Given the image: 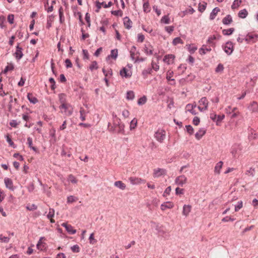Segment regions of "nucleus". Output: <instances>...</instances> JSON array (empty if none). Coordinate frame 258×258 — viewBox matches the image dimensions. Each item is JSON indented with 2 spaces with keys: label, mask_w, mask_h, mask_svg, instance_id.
I'll return each mask as SVG.
<instances>
[{
  "label": "nucleus",
  "mask_w": 258,
  "mask_h": 258,
  "mask_svg": "<svg viewBox=\"0 0 258 258\" xmlns=\"http://www.w3.org/2000/svg\"><path fill=\"white\" fill-rule=\"evenodd\" d=\"M144 52L148 55L153 54V46L150 44H145L144 47Z\"/></svg>",
  "instance_id": "obj_16"
},
{
  "label": "nucleus",
  "mask_w": 258,
  "mask_h": 258,
  "mask_svg": "<svg viewBox=\"0 0 258 258\" xmlns=\"http://www.w3.org/2000/svg\"><path fill=\"white\" fill-rule=\"evenodd\" d=\"M59 101L61 105L66 103V96L64 94L61 93L58 95Z\"/></svg>",
  "instance_id": "obj_35"
},
{
  "label": "nucleus",
  "mask_w": 258,
  "mask_h": 258,
  "mask_svg": "<svg viewBox=\"0 0 258 258\" xmlns=\"http://www.w3.org/2000/svg\"><path fill=\"white\" fill-rule=\"evenodd\" d=\"M135 97L134 92L132 91H128L126 93V99L128 100H132L134 99Z\"/></svg>",
  "instance_id": "obj_42"
},
{
  "label": "nucleus",
  "mask_w": 258,
  "mask_h": 258,
  "mask_svg": "<svg viewBox=\"0 0 258 258\" xmlns=\"http://www.w3.org/2000/svg\"><path fill=\"white\" fill-rule=\"evenodd\" d=\"M174 58L175 56L173 54H167L164 57L163 61L167 64H172Z\"/></svg>",
  "instance_id": "obj_11"
},
{
  "label": "nucleus",
  "mask_w": 258,
  "mask_h": 258,
  "mask_svg": "<svg viewBox=\"0 0 258 258\" xmlns=\"http://www.w3.org/2000/svg\"><path fill=\"white\" fill-rule=\"evenodd\" d=\"M113 117V125L114 126V130H116L117 133L123 134L124 132V125L121 121V120L118 118L116 115L112 114Z\"/></svg>",
  "instance_id": "obj_1"
},
{
  "label": "nucleus",
  "mask_w": 258,
  "mask_h": 258,
  "mask_svg": "<svg viewBox=\"0 0 258 258\" xmlns=\"http://www.w3.org/2000/svg\"><path fill=\"white\" fill-rule=\"evenodd\" d=\"M117 56H118V50L117 49H114L111 51L110 54L107 56V58L111 57V58H113L114 59H116Z\"/></svg>",
  "instance_id": "obj_32"
},
{
  "label": "nucleus",
  "mask_w": 258,
  "mask_h": 258,
  "mask_svg": "<svg viewBox=\"0 0 258 258\" xmlns=\"http://www.w3.org/2000/svg\"><path fill=\"white\" fill-rule=\"evenodd\" d=\"M54 210L53 209H49V212L47 215V217L48 219H50V221L52 223H54L55 221L52 218L54 217Z\"/></svg>",
  "instance_id": "obj_28"
},
{
  "label": "nucleus",
  "mask_w": 258,
  "mask_h": 258,
  "mask_svg": "<svg viewBox=\"0 0 258 258\" xmlns=\"http://www.w3.org/2000/svg\"><path fill=\"white\" fill-rule=\"evenodd\" d=\"M128 180L130 181V183L133 185L139 184L141 183L145 182L144 180L136 177H131L128 178Z\"/></svg>",
  "instance_id": "obj_12"
},
{
  "label": "nucleus",
  "mask_w": 258,
  "mask_h": 258,
  "mask_svg": "<svg viewBox=\"0 0 258 258\" xmlns=\"http://www.w3.org/2000/svg\"><path fill=\"white\" fill-rule=\"evenodd\" d=\"M151 226L152 228H154L159 233L161 232V226L155 222H151Z\"/></svg>",
  "instance_id": "obj_50"
},
{
  "label": "nucleus",
  "mask_w": 258,
  "mask_h": 258,
  "mask_svg": "<svg viewBox=\"0 0 258 258\" xmlns=\"http://www.w3.org/2000/svg\"><path fill=\"white\" fill-rule=\"evenodd\" d=\"M173 207V204L170 202L164 203L161 205V209L162 210L164 211L166 209H171Z\"/></svg>",
  "instance_id": "obj_22"
},
{
  "label": "nucleus",
  "mask_w": 258,
  "mask_h": 258,
  "mask_svg": "<svg viewBox=\"0 0 258 258\" xmlns=\"http://www.w3.org/2000/svg\"><path fill=\"white\" fill-rule=\"evenodd\" d=\"M224 70V67L223 65L221 63H219L216 68L215 69V72L216 73H221Z\"/></svg>",
  "instance_id": "obj_58"
},
{
  "label": "nucleus",
  "mask_w": 258,
  "mask_h": 258,
  "mask_svg": "<svg viewBox=\"0 0 258 258\" xmlns=\"http://www.w3.org/2000/svg\"><path fill=\"white\" fill-rule=\"evenodd\" d=\"M186 46H187L188 51L190 53H194L198 49L197 47L194 44H189Z\"/></svg>",
  "instance_id": "obj_36"
},
{
  "label": "nucleus",
  "mask_w": 258,
  "mask_h": 258,
  "mask_svg": "<svg viewBox=\"0 0 258 258\" xmlns=\"http://www.w3.org/2000/svg\"><path fill=\"white\" fill-rule=\"evenodd\" d=\"M143 10L146 13L149 12L150 11V8L149 7V4L148 2L144 3L143 4Z\"/></svg>",
  "instance_id": "obj_54"
},
{
  "label": "nucleus",
  "mask_w": 258,
  "mask_h": 258,
  "mask_svg": "<svg viewBox=\"0 0 258 258\" xmlns=\"http://www.w3.org/2000/svg\"><path fill=\"white\" fill-rule=\"evenodd\" d=\"M248 109L253 112H258V103L252 101L248 106Z\"/></svg>",
  "instance_id": "obj_15"
},
{
  "label": "nucleus",
  "mask_w": 258,
  "mask_h": 258,
  "mask_svg": "<svg viewBox=\"0 0 258 258\" xmlns=\"http://www.w3.org/2000/svg\"><path fill=\"white\" fill-rule=\"evenodd\" d=\"M234 30H235V29L233 28H231L227 29H223L222 30V34L224 35L228 36V35L232 34L233 33V32L234 31Z\"/></svg>",
  "instance_id": "obj_34"
},
{
  "label": "nucleus",
  "mask_w": 258,
  "mask_h": 258,
  "mask_svg": "<svg viewBox=\"0 0 258 258\" xmlns=\"http://www.w3.org/2000/svg\"><path fill=\"white\" fill-rule=\"evenodd\" d=\"M232 21V18L231 15H228L222 20V22L224 25H229Z\"/></svg>",
  "instance_id": "obj_29"
},
{
  "label": "nucleus",
  "mask_w": 258,
  "mask_h": 258,
  "mask_svg": "<svg viewBox=\"0 0 258 258\" xmlns=\"http://www.w3.org/2000/svg\"><path fill=\"white\" fill-rule=\"evenodd\" d=\"M120 75L122 77L129 78L132 76V72L126 68H123L120 71Z\"/></svg>",
  "instance_id": "obj_13"
},
{
  "label": "nucleus",
  "mask_w": 258,
  "mask_h": 258,
  "mask_svg": "<svg viewBox=\"0 0 258 258\" xmlns=\"http://www.w3.org/2000/svg\"><path fill=\"white\" fill-rule=\"evenodd\" d=\"M187 181V178L183 175L177 177L175 180L176 184L182 186Z\"/></svg>",
  "instance_id": "obj_7"
},
{
  "label": "nucleus",
  "mask_w": 258,
  "mask_h": 258,
  "mask_svg": "<svg viewBox=\"0 0 258 258\" xmlns=\"http://www.w3.org/2000/svg\"><path fill=\"white\" fill-rule=\"evenodd\" d=\"M258 35L249 33L245 36L244 40L247 43H254Z\"/></svg>",
  "instance_id": "obj_6"
},
{
  "label": "nucleus",
  "mask_w": 258,
  "mask_h": 258,
  "mask_svg": "<svg viewBox=\"0 0 258 258\" xmlns=\"http://www.w3.org/2000/svg\"><path fill=\"white\" fill-rule=\"evenodd\" d=\"M49 81L50 82V83L51 84V86H50L51 89L53 90H54L56 88V86H55V82L54 79L52 78H50L49 79Z\"/></svg>",
  "instance_id": "obj_61"
},
{
  "label": "nucleus",
  "mask_w": 258,
  "mask_h": 258,
  "mask_svg": "<svg viewBox=\"0 0 258 258\" xmlns=\"http://www.w3.org/2000/svg\"><path fill=\"white\" fill-rule=\"evenodd\" d=\"M183 41L180 37L175 38L172 41V44L174 45H176L178 44H182Z\"/></svg>",
  "instance_id": "obj_47"
},
{
  "label": "nucleus",
  "mask_w": 258,
  "mask_h": 258,
  "mask_svg": "<svg viewBox=\"0 0 258 258\" xmlns=\"http://www.w3.org/2000/svg\"><path fill=\"white\" fill-rule=\"evenodd\" d=\"M14 69V66L12 63H9L7 66L6 67L5 70L2 72V73L6 74L9 71H12Z\"/></svg>",
  "instance_id": "obj_37"
},
{
  "label": "nucleus",
  "mask_w": 258,
  "mask_h": 258,
  "mask_svg": "<svg viewBox=\"0 0 258 258\" xmlns=\"http://www.w3.org/2000/svg\"><path fill=\"white\" fill-rule=\"evenodd\" d=\"M6 140L9 143L10 146L12 147L13 148H15L16 147V146L14 144L11 138L9 136H7Z\"/></svg>",
  "instance_id": "obj_56"
},
{
  "label": "nucleus",
  "mask_w": 258,
  "mask_h": 258,
  "mask_svg": "<svg viewBox=\"0 0 258 258\" xmlns=\"http://www.w3.org/2000/svg\"><path fill=\"white\" fill-rule=\"evenodd\" d=\"M137 124V119L135 118L131 121L130 127V130H132L134 129L136 127Z\"/></svg>",
  "instance_id": "obj_48"
},
{
  "label": "nucleus",
  "mask_w": 258,
  "mask_h": 258,
  "mask_svg": "<svg viewBox=\"0 0 258 258\" xmlns=\"http://www.w3.org/2000/svg\"><path fill=\"white\" fill-rule=\"evenodd\" d=\"M123 24L127 29H130L132 27V22L127 17L123 18Z\"/></svg>",
  "instance_id": "obj_19"
},
{
  "label": "nucleus",
  "mask_w": 258,
  "mask_h": 258,
  "mask_svg": "<svg viewBox=\"0 0 258 258\" xmlns=\"http://www.w3.org/2000/svg\"><path fill=\"white\" fill-rule=\"evenodd\" d=\"M152 72V68H148L144 69L142 72V74L146 77L148 75L151 74Z\"/></svg>",
  "instance_id": "obj_44"
},
{
  "label": "nucleus",
  "mask_w": 258,
  "mask_h": 258,
  "mask_svg": "<svg viewBox=\"0 0 258 258\" xmlns=\"http://www.w3.org/2000/svg\"><path fill=\"white\" fill-rule=\"evenodd\" d=\"M112 3L111 2H109L108 4H105L104 2L100 3L99 1L96 2V6L97 9L96 10L97 12L99 11V10L101 9V7L103 6L104 8H107L111 6Z\"/></svg>",
  "instance_id": "obj_10"
},
{
  "label": "nucleus",
  "mask_w": 258,
  "mask_h": 258,
  "mask_svg": "<svg viewBox=\"0 0 258 258\" xmlns=\"http://www.w3.org/2000/svg\"><path fill=\"white\" fill-rule=\"evenodd\" d=\"M199 106L198 107L199 110L201 112L205 111L208 109V101L206 97H202L199 101Z\"/></svg>",
  "instance_id": "obj_3"
},
{
  "label": "nucleus",
  "mask_w": 258,
  "mask_h": 258,
  "mask_svg": "<svg viewBox=\"0 0 258 258\" xmlns=\"http://www.w3.org/2000/svg\"><path fill=\"white\" fill-rule=\"evenodd\" d=\"M191 207L190 205H184L183 207L182 214L187 216L191 211Z\"/></svg>",
  "instance_id": "obj_24"
},
{
  "label": "nucleus",
  "mask_w": 258,
  "mask_h": 258,
  "mask_svg": "<svg viewBox=\"0 0 258 258\" xmlns=\"http://www.w3.org/2000/svg\"><path fill=\"white\" fill-rule=\"evenodd\" d=\"M69 181L71 182L72 183H77L78 182V180L76 178V177L73 175L72 174H70L68 177Z\"/></svg>",
  "instance_id": "obj_46"
},
{
  "label": "nucleus",
  "mask_w": 258,
  "mask_h": 258,
  "mask_svg": "<svg viewBox=\"0 0 258 258\" xmlns=\"http://www.w3.org/2000/svg\"><path fill=\"white\" fill-rule=\"evenodd\" d=\"M4 182L7 188H9L10 190H14V187L13 183L10 178L8 177L5 178Z\"/></svg>",
  "instance_id": "obj_14"
},
{
  "label": "nucleus",
  "mask_w": 258,
  "mask_h": 258,
  "mask_svg": "<svg viewBox=\"0 0 258 258\" xmlns=\"http://www.w3.org/2000/svg\"><path fill=\"white\" fill-rule=\"evenodd\" d=\"M10 237L0 235V241L2 242L8 243L10 241Z\"/></svg>",
  "instance_id": "obj_60"
},
{
  "label": "nucleus",
  "mask_w": 258,
  "mask_h": 258,
  "mask_svg": "<svg viewBox=\"0 0 258 258\" xmlns=\"http://www.w3.org/2000/svg\"><path fill=\"white\" fill-rule=\"evenodd\" d=\"M59 109L61 110V112L64 113V115L67 116H70L72 114L73 109L72 106L68 103L60 105Z\"/></svg>",
  "instance_id": "obj_2"
},
{
  "label": "nucleus",
  "mask_w": 258,
  "mask_h": 258,
  "mask_svg": "<svg viewBox=\"0 0 258 258\" xmlns=\"http://www.w3.org/2000/svg\"><path fill=\"white\" fill-rule=\"evenodd\" d=\"M44 239V237H41L39 240V241H38V243L36 245V246H37V248L38 249H42V248L41 247V246H42V247H44V245H43V242L42 241V240L43 239Z\"/></svg>",
  "instance_id": "obj_52"
},
{
  "label": "nucleus",
  "mask_w": 258,
  "mask_h": 258,
  "mask_svg": "<svg viewBox=\"0 0 258 258\" xmlns=\"http://www.w3.org/2000/svg\"><path fill=\"white\" fill-rule=\"evenodd\" d=\"M155 138L159 142L162 143L165 139V131L163 130H158L155 134Z\"/></svg>",
  "instance_id": "obj_5"
},
{
  "label": "nucleus",
  "mask_w": 258,
  "mask_h": 258,
  "mask_svg": "<svg viewBox=\"0 0 258 258\" xmlns=\"http://www.w3.org/2000/svg\"><path fill=\"white\" fill-rule=\"evenodd\" d=\"M220 11V9L218 8V7H216L211 12V13H210V19L211 20H214L217 13Z\"/></svg>",
  "instance_id": "obj_26"
},
{
  "label": "nucleus",
  "mask_w": 258,
  "mask_h": 258,
  "mask_svg": "<svg viewBox=\"0 0 258 258\" xmlns=\"http://www.w3.org/2000/svg\"><path fill=\"white\" fill-rule=\"evenodd\" d=\"M89 242L91 244H95L97 240L94 238V233H91L89 237Z\"/></svg>",
  "instance_id": "obj_63"
},
{
  "label": "nucleus",
  "mask_w": 258,
  "mask_h": 258,
  "mask_svg": "<svg viewBox=\"0 0 258 258\" xmlns=\"http://www.w3.org/2000/svg\"><path fill=\"white\" fill-rule=\"evenodd\" d=\"M206 134V130L200 128L195 134V137L197 140H200Z\"/></svg>",
  "instance_id": "obj_21"
},
{
  "label": "nucleus",
  "mask_w": 258,
  "mask_h": 258,
  "mask_svg": "<svg viewBox=\"0 0 258 258\" xmlns=\"http://www.w3.org/2000/svg\"><path fill=\"white\" fill-rule=\"evenodd\" d=\"M72 251L74 252H79L80 250V247L78 245L76 244L71 247Z\"/></svg>",
  "instance_id": "obj_62"
},
{
  "label": "nucleus",
  "mask_w": 258,
  "mask_h": 258,
  "mask_svg": "<svg viewBox=\"0 0 258 258\" xmlns=\"http://www.w3.org/2000/svg\"><path fill=\"white\" fill-rule=\"evenodd\" d=\"M22 48L20 46L19 43L16 46V50L14 53V55L17 60H20L23 56L22 52Z\"/></svg>",
  "instance_id": "obj_9"
},
{
  "label": "nucleus",
  "mask_w": 258,
  "mask_h": 258,
  "mask_svg": "<svg viewBox=\"0 0 258 258\" xmlns=\"http://www.w3.org/2000/svg\"><path fill=\"white\" fill-rule=\"evenodd\" d=\"M32 142H33L32 139L30 137H28L27 138V144L28 145L29 147L31 149L33 150L34 152H37V149L36 147L32 146Z\"/></svg>",
  "instance_id": "obj_33"
},
{
  "label": "nucleus",
  "mask_w": 258,
  "mask_h": 258,
  "mask_svg": "<svg viewBox=\"0 0 258 258\" xmlns=\"http://www.w3.org/2000/svg\"><path fill=\"white\" fill-rule=\"evenodd\" d=\"M225 118V115L224 114L222 115H217L216 120L215 122L217 125H219V123L222 121V120Z\"/></svg>",
  "instance_id": "obj_43"
},
{
  "label": "nucleus",
  "mask_w": 258,
  "mask_h": 258,
  "mask_svg": "<svg viewBox=\"0 0 258 258\" xmlns=\"http://www.w3.org/2000/svg\"><path fill=\"white\" fill-rule=\"evenodd\" d=\"M243 206L242 202V201H239L238 202L237 205L235 206V211L237 212L241 208H242Z\"/></svg>",
  "instance_id": "obj_59"
},
{
  "label": "nucleus",
  "mask_w": 258,
  "mask_h": 258,
  "mask_svg": "<svg viewBox=\"0 0 258 258\" xmlns=\"http://www.w3.org/2000/svg\"><path fill=\"white\" fill-rule=\"evenodd\" d=\"M80 119L82 121H84L85 120V110L84 108H81L80 110Z\"/></svg>",
  "instance_id": "obj_55"
},
{
  "label": "nucleus",
  "mask_w": 258,
  "mask_h": 258,
  "mask_svg": "<svg viewBox=\"0 0 258 258\" xmlns=\"http://www.w3.org/2000/svg\"><path fill=\"white\" fill-rule=\"evenodd\" d=\"M173 75V72L172 71H168L167 72L166 79L168 81H171L170 83L171 85H175V81L174 79H172V77Z\"/></svg>",
  "instance_id": "obj_20"
},
{
  "label": "nucleus",
  "mask_w": 258,
  "mask_h": 258,
  "mask_svg": "<svg viewBox=\"0 0 258 258\" xmlns=\"http://www.w3.org/2000/svg\"><path fill=\"white\" fill-rule=\"evenodd\" d=\"M254 173H255L254 169L253 168H251V167L249 169L247 170L245 172V174L247 175L251 176H254Z\"/></svg>",
  "instance_id": "obj_51"
},
{
  "label": "nucleus",
  "mask_w": 258,
  "mask_h": 258,
  "mask_svg": "<svg viewBox=\"0 0 258 258\" xmlns=\"http://www.w3.org/2000/svg\"><path fill=\"white\" fill-rule=\"evenodd\" d=\"M66 230L71 234H74L76 233V230L74 229L73 227L71 225H69Z\"/></svg>",
  "instance_id": "obj_41"
},
{
  "label": "nucleus",
  "mask_w": 258,
  "mask_h": 258,
  "mask_svg": "<svg viewBox=\"0 0 258 258\" xmlns=\"http://www.w3.org/2000/svg\"><path fill=\"white\" fill-rule=\"evenodd\" d=\"M165 170L162 168H157L154 170V176L157 177L165 174Z\"/></svg>",
  "instance_id": "obj_18"
},
{
  "label": "nucleus",
  "mask_w": 258,
  "mask_h": 258,
  "mask_svg": "<svg viewBox=\"0 0 258 258\" xmlns=\"http://www.w3.org/2000/svg\"><path fill=\"white\" fill-rule=\"evenodd\" d=\"M111 14L116 16H120L121 17L122 16L123 13L121 10H116V11H112Z\"/></svg>",
  "instance_id": "obj_57"
},
{
  "label": "nucleus",
  "mask_w": 258,
  "mask_h": 258,
  "mask_svg": "<svg viewBox=\"0 0 258 258\" xmlns=\"http://www.w3.org/2000/svg\"><path fill=\"white\" fill-rule=\"evenodd\" d=\"M160 21L161 23L165 24H168L170 23V19L168 15H165L162 17Z\"/></svg>",
  "instance_id": "obj_38"
},
{
  "label": "nucleus",
  "mask_w": 258,
  "mask_h": 258,
  "mask_svg": "<svg viewBox=\"0 0 258 258\" xmlns=\"http://www.w3.org/2000/svg\"><path fill=\"white\" fill-rule=\"evenodd\" d=\"M136 50V47L135 46H133L130 50V55L132 60H135V51Z\"/></svg>",
  "instance_id": "obj_45"
},
{
  "label": "nucleus",
  "mask_w": 258,
  "mask_h": 258,
  "mask_svg": "<svg viewBox=\"0 0 258 258\" xmlns=\"http://www.w3.org/2000/svg\"><path fill=\"white\" fill-rule=\"evenodd\" d=\"M247 15L248 12L247 10L244 9L239 12L238 16L240 18L244 19L247 16Z\"/></svg>",
  "instance_id": "obj_31"
},
{
  "label": "nucleus",
  "mask_w": 258,
  "mask_h": 258,
  "mask_svg": "<svg viewBox=\"0 0 258 258\" xmlns=\"http://www.w3.org/2000/svg\"><path fill=\"white\" fill-rule=\"evenodd\" d=\"M147 102V98L145 96L140 98L138 101V104L139 105H142L146 103Z\"/></svg>",
  "instance_id": "obj_40"
},
{
  "label": "nucleus",
  "mask_w": 258,
  "mask_h": 258,
  "mask_svg": "<svg viewBox=\"0 0 258 258\" xmlns=\"http://www.w3.org/2000/svg\"><path fill=\"white\" fill-rule=\"evenodd\" d=\"M241 151L240 146L238 144H235L232 146L231 149V153L234 157H236Z\"/></svg>",
  "instance_id": "obj_8"
},
{
  "label": "nucleus",
  "mask_w": 258,
  "mask_h": 258,
  "mask_svg": "<svg viewBox=\"0 0 258 258\" xmlns=\"http://www.w3.org/2000/svg\"><path fill=\"white\" fill-rule=\"evenodd\" d=\"M221 37V36L218 35V38L219 39ZM217 37L215 35H213L209 37L207 40V43L210 44L211 46H215V43H214V40L216 39Z\"/></svg>",
  "instance_id": "obj_25"
},
{
  "label": "nucleus",
  "mask_w": 258,
  "mask_h": 258,
  "mask_svg": "<svg viewBox=\"0 0 258 258\" xmlns=\"http://www.w3.org/2000/svg\"><path fill=\"white\" fill-rule=\"evenodd\" d=\"M223 163L222 161L218 162L215 166L214 172L215 173L219 174L220 173L221 169L222 167Z\"/></svg>",
  "instance_id": "obj_23"
},
{
  "label": "nucleus",
  "mask_w": 258,
  "mask_h": 258,
  "mask_svg": "<svg viewBox=\"0 0 258 258\" xmlns=\"http://www.w3.org/2000/svg\"><path fill=\"white\" fill-rule=\"evenodd\" d=\"M114 184L116 187L122 190H124L126 187L125 184L121 181H116Z\"/></svg>",
  "instance_id": "obj_30"
},
{
  "label": "nucleus",
  "mask_w": 258,
  "mask_h": 258,
  "mask_svg": "<svg viewBox=\"0 0 258 258\" xmlns=\"http://www.w3.org/2000/svg\"><path fill=\"white\" fill-rule=\"evenodd\" d=\"M222 48L226 54L230 55L233 51L234 44L231 41H228L222 45Z\"/></svg>",
  "instance_id": "obj_4"
},
{
  "label": "nucleus",
  "mask_w": 258,
  "mask_h": 258,
  "mask_svg": "<svg viewBox=\"0 0 258 258\" xmlns=\"http://www.w3.org/2000/svg\"><path fill=\"white\" fill-rule=\"evenodd\" d=\"M20 123V122H17L16 120H12L10 122V125L13 127H17V125Z\"/></svg>",
  "instance_id": "obj_64"
},
{
  "label": "nucleus",
  "mask_w": 258,
  "mask_h": 258,
  "mask_svg": "<svg viewBox=\"0 0 258 258\" xmlns=\"http://www.w3.org/2000/svg\"><path fill=\"white\" fill-rule=\"evenodd\" d=\"M211 51V46H208L206 45H203L202 47L199 49V53L202 55H204L207 52H210Z\"/></svg>",
  "instance_id": "obj_17"
},
{
  "label": "nucleus",
  "mask_w": 258,
  "mask_h": 258,
  "mask_svg": "<svg viewBox=\"0 0 258 258\" xmlns=\"http://www.w3.org/2000/svg\"><path fill=\"white\" fill-rule=\"evenodd\" d=\"M241 3V1L240 0H234L231 6L232 9L234 10L238 8V7L240 6Z\"/></svg>",
  "instance_id": "obj_39"
},
{
  "label": "nucleus",
  "mask_w": 258,
  "mask_h": 258,
  "mask_svg": "<svg viewBox=\"0 0 258 258\" xmlns=\"http://www.w3.org/2000/svg\"><path fill=\"white\" fill-rule=\"evenodd\" d=\"M27 98L28 100L33 104H35L38 102L37 99L30 93H28Z\"/></svg>",
  "instance_id": "obj_27"
},
{
  "label": "nucleus",
  "mask_w": 258,
  "mask_h": 258,
  "mask_svg": "<svg viewBox=\"0 0 258 258\" xmlns=\"http://www.w3.org/2000/svg\"><path fill=\"white\" fill-rule=\"evenodd\" d=\"M78 200L77 198L73 196H70L67 198V203L71 204L73 203L74 202Z\"/></svg>",
  "instance_id": "obj_49"
},
{
  "label": "nucleus",
  "mask_w": 258,
  "mask_h": 258,
  "mask_svg": "<svg viewBox=\"0 0 258 258\" xmlns=\"http://www.w3.org/2000/svg\"><path fill=\"white\" fill-rule=\"evenodd\" d=\"M98 69V64L97 62L96 61H93L92 62L91 64L89 67V69L91 71H93L94 70H97Z\"/></svg>",
  "instance_id": "obj_53"
}]
</instances>
